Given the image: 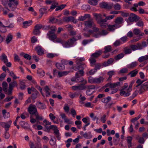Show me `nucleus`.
Here are the masks:
<instances>
[{"label": "nucleus", "instance_id": "0e129e2a", "mask_svg": "<svg viewBox=\"0 0 148 148\" xmlns=\"http://www.w3.org/2000/svg\"><path fill=\"white\" fill-rule=\"evenodd\" d=\"M40 33V30H37L34 28L33 31V33L35 35H39Z\"/></svg>", "mask_w": 148, "mask_h": 148}, {"label": "nucleus", "instance_id": "393cba45", "mask_svg": "<svg viewBox=\"0 0 148 148\" xmlns=\"http://www.w3.org/2000/svg\"><path fill=\"white\" fill-rule=\"evenodd\" d=\"M111 98L110 97L108 96L107 97L102 98L101 101L102 102L107 104L111 100Z\"/></svg>", "mask_w": 148, "mask_h": 148}, {"label": "nucleus", "instance_id": "052dcab7", "mask_svg": "<svg viewBox=\"0 0 148 148\" xmlns=\"http://www.w3.org/2000/svg\"><path fill=\"white\" fill-rule=\"evenodd\" d=\"M39 93L38 92V93L36 92H34L32 93L31 96L32 98L33 99H36L38 96V95H39Z\"/></svg>", "mask_w": 148, "mask_h": 148}, {"label": "nucleus", "instance_id": "de8ad7c7", "mask_svg": "<svg viewBox=\"0 0 148 148\" xmlns=\"http://www.w3.org/2000/svg\"><path fill=\"white\" fill-rule=\"evenodd\" d=\"M88 2L91 5H95L97 4L98 1L97 0H89Z\"/></svg>", "mask_w": 148, "mask_h": 148}, {"label": "nucleus", "instance_id": "09e8293b", "mask_svg": "<svg viewBox=\"0 0 148 148\" xmlns=\"http://www.w3.org/2000/svg\"><path fill=\"white\" fill-rule=\"evenodd\" d=\"M140 31L138 29L135 28L133 30V33L136 35H138L140 33Z\"/></svg>", "mask_w": 148, "mask_h": 148}, {"label": "nucleus", "instance_id": "4be33fe9", "mask_svg": "<svg viewBox=\"0 0 148 148\" xmlns=\"http://www.w3.org/2000/svg\"><path fill=\"white\" fill-rule=\"evenodd\" d=\"M36 105L38 108L40 109H44L46 108V106L44 104L40 102H37L36 103Z\"/></svg>", "mask_w": 148, "mask_h": 148}, {"label": "nucleus", "instance_id": "a211bd4d", "mask_svg": "<svg viewBox=\"0 0 148 148\" xmlns=\"http://www.w3.org/2000/svg\"><path fill=\"white\" fill-rule=\"evenodd\" d=\"M79 95V92H75L73 93L70 92L69 93V97L72 99L77 97Z\"/></svg>", "mask_w": 148, "mask_h": 148}, {"label": "nucleus", "instance_id": "a19ab883", "mask_svg": "<svg viewBox=\"0 0 148 148\" xmlns=\"http://www.w3.org/2000/svg\"><path fill=\"white\" fill-rule=\"evenodd\" d=\"M84 137L85 138H87L88 139L92 137V135L91 134V132H89L88 133H85L84 134Z\"/></svg>", "mask_w": 148, "mask_h": 148}, {"label": "nucleus", "instance_id": "6ab92c4d", "mask_svg": "<svg viewBox=\"0 0 148 148\" xmlns=\"http://www.w3.org/2000/svg\"><path fill=\"white\" fill-rule=\"evenodd\" d=\"M138 60L140 62L147 61V63L148 62V55L140 57L138 58Z\"/></svg>", "mask_w": 148, "mask_h": 148}, {"label": "nucleus", "instance_id": "f03ea898", "mask_svg": "<svg viewBox=\"0 0 148 148\" xmlns=\"http://www.w3.org/2000/svg\"><path fill=\"white\" fill-rule=\"evenodd\" d=\"M77 40L73 37L69 39L66 41L64 40L62 45L65 48H70L74 45L75 42Z\"/></svg>", "mask_w": 148, "mask_h": 148}, {"label": "nucleus", "instance_id": "c85d7f7f", "mask_svg": "<svg viewBox=\"0 0 148 148\" xmlns=\"http://www.w3.org/2000/svg\"><path fill=\"white\" fill-rule=\"evenodd\" d=\"M138 73V71L137 69L131 71L128 74V75H130L131 77H133L136 76Z\"/></svg>", "mask_w": 148, "mask_h": 148}, {"label": "nucleus", "instance_id": "603ef678", "mask_svg": "<svg viewBox=\"0 0 148 148\" xmlns=\"http://www.w3.org/2000/svg\"><path fill=\"white\" fill-rule=\"evenodd\" d=\"M94 16L96 17V20L97 21L98 23L99 22V21L102 18L101 15V14H94Z\"/></svg>", "mask_w": 148, "mask_h": 148}, {"label": "nucleus", "instance_id": "2eb2a0df", "mask_svg": "<svg viewBox=\"0 0 148 148\" xmlns=\"http://www.w3.org/2000/svg\"><path fill=\"white\" fill-rule=\"evenodd\" d=\"M38 54L40 56L44 54V52L42 48L40 46H37L35 48Z\"/></svg>", "mask_w": 148, "mask_h": 148}, {"label": "nucleus", "instance_id": "1a4fd4ad", "mask_svg": "<svg viewBox=\"0 0 148 148\" xmlns=\"http://www.w3.org/2000/svg\"><path fill=\"white\" fill-rule=\"evenodd\" d=\"M17 84L16 82L15 81L11 82L9 84V87L8 90V94L10 95L12 94V91L13 89V88L15 86H17Z\"/></svg>", "mask_w": 148, "mask_h": 148}, {"label": "nucleus", "instance_id": "72a5a7b5", "mask_svg": "<svg viewBox=\"0 0 148 148\" xmlns=\"http://www.w3.org/2000/svg\"><path fill=\"white\" fill-rule=\"evenodd\" d=\"M137 65V62H134L128 65L127 67L129 68L133 69L136 67Z\"/></svg>", "mask_w": 148, "mask_h": 148}, {"label": "nucleus", "instance_id": "6e6d98bb", "mask_svg": "<svg viewBox=\"0 0 148 148\" xmlns=\"http://www.w3.org/2000/svg\"><path fill=\"white\" fill-rule=\"evenodd\" d=\"M124 52L125 54H130L131 53L132 50L131 49L126 47L124 48Z\"/></svg>", "mask_w": 148, "mask_h": 148}, {"label": "nucleus", "instance_id": "b1692460", "mask_svg": "<svg viewBox=\"0 0 148 148\" xmlns=\"http://www.w3.org/2000/svg\"><path fill=\"white\" fill-rule=\"evenodd\" d=\"M47 35L48 36V38L50 40H53L57 38L56 36L54 34H50L49 33L47 34Z\"/></svg>", "mask_w": 148, "mask_h": 148}, {"label": "nucleus", "instance_id": "f3484780", "mask_svg": "<svg viewBox=\"0 0 148 148\" xmlns=\"http://www.w3.org/2000/svg\"><path fill=\"white\" fill-rule=\"evenodd\" d=\"M102 53V50H98L95 53L92 54L91 55V56L95 58H97L101 55Z\"/></svg>", "mask_w": 148, "mask_h": 148}, {"label": "nucleus", "instance_id": "423d86ee", "mask_svg": "<svg viewBox=\"0 0 148 148\" xmlns=\"http://www.w3.org/2000/svg\"><path fill=\"white\" fill-rule=\"evenodd\" d=\"M140 18L135 14H130L128 20L131 22H137L139 20Z\"/></svg>", "mask_w": 148, "mask_h": 148}, {"label": "nucleus", "instance_id": "ddd939ff", "mask_svg": "<svg viewBox=\"0 0 148 148\" xmlns=\"http://www.w3.org/2000/svg\"><path fill=\"white\" fill-rule=\"evenodd\" d=\"M84 24L86 27L88 28L91 27L92 26H95V25L92 20L86 21L84 22Z\"/></svg>", "mask_w": 148, "mask_h": 148}, {"label": "nucleus", "instance_id": "a878e982", "mask_svg": "<svg viewBox=\"0 0 148 148\" xmlns=\"http://www.w3.org/2000/svg\"><path fill=\"white\" fill-rule=\"evenodd\" d=\"M132 138L131 136H128L127 138V140L129 148H131L132 147Z\"/></svg>", "mask_w": 148, "mask_h": 148}, {"label": "nucleus", "instance_id": "412c9836", "mask_svg": "<svg viewBox=\"0 0 148 148\" xmlns=\"http://www.w3.org/2000/svg\"><path fill=\"white\" fill-rule=\"evenodd\" d=\"M0 60L3 61L5 64H6L8 62V60L7 56L4 53L2 54L0 56Z\"/></svg>", "mask_w": 148, "mask_h": 148}, {"label": "nucleus", "instance_id": "f257e3e1", "mask_svg": "<svg viewBox=\"0 0 148 148\" xmlns=\"http://www.w3.org/2000/svg\"><path fill=\"white\" fill-rule=\"evenodd\" d=\"M77 65V66L75 69L76 71L77 70H79V72H77L75 74V77L76 79L84 75V72L83 70L86 67V65L84 63H82L80 64H78Z\"/></svg>", "mask_w": 148, "mask_h": 148}, {"label": "nucleus", "instance_id": "13d9d810", "mask_svg": "<svg viewBox=\"0 0 148 148\" xmlns=\"http://www.w3.org/2000/svg\"><path fill=\"white\" fill-rule=\"evenodd\" d=\"M142 86L145 90H148V82H145Z\"/></svg>", "mask_w": 148, "mask_h": 148}, {"label": "nucleus", "instance_id": "4d7b16f0", "mask_svg": "<svg viewBox=\"0 0 148 148\" xmlns=\"http://www.w3.org/2000/svg\"><path fill=\"white\" fill-rule=\"evenodd\" d=\"M100 36H105L108 33L107 31L105 29H103L101 31H99Z\"/></svg>", "mask_w": 148, "mask_h": 148}, {"label": "nucleus", "instance_id": "680f3d73", "mask_svg": "<svg viewBox=\"0 0 148 148\" xmlns=\"http://www.w3.org/2000/svg\"><path fill=\"white\" fill-rule=\"evenodd\" d=\"M89 60L91 65H92V64L95 63L96 61L95 58L92 57L91 56L89 59Z\"/></svg>", "mask_w": 148, "mask_h": 148}, {"label": "nucleus", "instance_id": "9b49d317", "mask_svg": "<svg viewBox=\"0 0 148 148\" xmlns=\"http://www.w3.org/2000/svg\"><path fill=\"white\" fill-rule=\"evenodd\" d=\"M14 0H9L8 5L9 8L8 9L10 11H13L16 9V7L14 4Z\"/></svg>", "mask_w": 148, "mask_h": 148}, {"label": "nucleus", "instance_id": "c9c22d12", "mask_svg": "<svg viewBox=\"0 0 148 148\" xmlns=\"http://www.w3.org/2000/svg\"><path fill=\"white\" fill-rule=\"evenodd\" d=\"M50 28L51 30L49 31L48 33L50 34H54L57 29L56 27L54 26H52L51 27H50Z\"/></svg>", "mask_w": 148, "mask_h": 148}, {"label": "nucleus", "instance_id": "e433bc0d", "mask_svg": "<svg viewBox=\"0 0 148 148\" xmlns=\"http://www.w3.org/2000/svg\"><path fill=\"white\" fill-rule=\"evenodd\" d=\"M56 139L54 137L51 138L49 141V143L51 145H54L56 143Z\"/></svg>", "mask_w": 148, "mask_h": 148}, {"label": "nucleus", "instance_id": "ea45409f", "mask_svg": "<svg viewBox=\"0 0 148 148\" xmlns=\"http://www.w3.org/2000/svg\"><path fill=\"white\" fill-rule=\"evenodd\" d=\"M124 56V55L123 53H120L114 57V59L116 60H118L123 58Z\"/></svg>", "mask_w": 148, "mask_h": 148}, {"label": "nucleus", "instance_id": "cd10ccee", "mask_svg": "<svg viewBox=\"0 0 148 148\" xmlns=\"http://www.w3.org/2000/svg\"><path fill=\"white\" fill-rule=\"evenodd\" d=\"M49 117L50 118V119L51 120V121H53L54 123H56V124H58L59 123V122H58V119H57L56 121L54 120L56 118V117L54 116L53 114L51 113H50L49 114Z\"/></svg>", "mask_w": 148, "mask_h": 148}, {"label": "nucleus", "instance_id": "bb28decb", "mask_svg": "<svg viewBox=\"0 0 148 148\" xmlns=\"http://www.w3.org/2000/svg\"><path fill=\"white\" fill-rule=\"evenodd\" d=\"M104 79L102 77L100 76L98 78H95V83L99 84L101 82L103 81Z\"/></svg>", "mask_w": 148, "mask_h": 148}, {"label": "nucleus", "instance_id": "9d476101", "mask_svg": "<svg viewBox=\"0 0 148 148\" xmlns=\"http://www.w3.org/2000/svg\"><path fill=\"white\" fill-rule=\"evenodd\" d=\"M71 88L74 90H81L86 89L87 88V86H84L82 84H80L77 86H73L71 87Z\"/></svg>", "mask_w": 148, "mask_h": 148}, {"label": "nucleus", "instance_id": "f704fd0d", "mask_svg": "<svg viewBox=\"0 0 148 148\" xmlns=\"http://www.w3.org/2000/svg\"><path fill=\"white\" fill-rule=\"evenodd\" d=\"M13 38L12 36L10 34H8L6 38V41L7 44H9Z\"/></svg>", "mask_w": 148, "mask_h": 148}, {"label": "nucleus", "instance_id": "f8f14e48", "mask_svg": "<svg viewBox=\"0 0 148 148\" xmlns=\"http://www.w3.org/2000/svg\"><path fill=\"white\" fill-rule=\"evenodd\" d=\"M63 19L64 21L66 22L71 21L74 23H76L77 22L76 20L74 18V17L72 16L64 17L63 18Z\"/></svg>", "mask_w": 148, "mask_h": 148}, {"label": "nucleus", "instance_id": "58836bf2", "mask_svg": "<svg viewBox=\"0 0 148 148\" xmlns=\"http://www.w3.org/2000/svg\"><path fill=\"white\" fill-rule=\"evenodd\" d=\"M44 90L46 94V96L49 97L50 95L49 92L50 89L48 86H46L44 88Z\"/></svg>", "mask_w": 148, "mask_h": 148}, {"label": "nucleus", "instance_id": "e2e57ef3", "mask_svg": "<svg viewBox=\"0 0 148 148\" xmlns=\"http://www.w3.org/2000/svg\"><path fill=\"white\" fill-rule=\"evenodd\" d=\"M100 5L101 8H106L107 6H108V4L105 2H103L100 4Z\"/></svg>", "mask_w": 148, "mask_h": 148}, {"label": "nucleus", "instance_id": "79ce46f5", "mask_svg": "<svg viewBox=\"0 0 148 148\" xmlns=\"http://www.w3.org/2000/svg\"><path fill=\"white\" fill-rule=\"evenodd\" d=\"M136 139H138V142L141 144H143L144 142V140L143 137H139V136L138 135H137Z\"/></svg>", "mask_w": 148, "mask_h": 148}, {"label": "nucleus", "instance_id": "338daca9", "mask_svg": "<svg viewBox=\"0 0 148 148\" xmlns=\"http://www.w3.org/2000/svg\"><path fill=\"white\" fill-rule=\"evenodd\" d=\"M120 84V82H117L116 83H114L113 84L111 83V85H110V88H115L116 86H117L118 85H119Z\"/></svg>", "mask_w": 148, "mask_h": 148}, {"label": "nucleus", "instance_id": "69168bd1", "mask_svg": "<svg viewBox=\"0 0 148 148\" xmlns=\"http://www.w3.org/2000/svg\"><path fill=\"white\" fill-rule=\"evenodd\" d=\"M9 73L10 76L12 77L13 79H16L17 78H19V77H17L12 71L10 72L9 71Z\"/></svg>", "mask_w": 148, "mask_h": 148}, {"label": "nucleus", "instance_id": "aec40b11", "mask_svg": "<svg viewBox=\"0 0 148 148\" xmlns=\"http://www.w3.org/2000/svg\"><path fill=\"white\" fill-rule=\"evenodd\" d=\"M32 21L24 22L23 23V25L22 26V27L24 28H27L28 27L30 26L32 24Z\"/></svg>", "mask_w": 148, "mask_h": 148}, {"label": "nucleus", "instance_id": "4468645a", "mask_svg": "<svg viewBox=\"0 0 148 148\" xmlns=\"http://www.w3.org/2000/svg\"><path fill=\"white\" fill-rule=\"evenodd\" d=\"M137 45H138V49L139 50H141L144 48L146 47L147 46V43L145 41H143L141 43H137Z\"/></svg>", "mask_w": 148, "mask_h": 148}, {"label": "nucleus", "instance_id": "5701e85b", "mask_svg": "<svg viewBox=\"0 0 148 148\" xmlns=\"http://www.w3.org/2000/svg\"><path fill=\"white\" fill-rule=\"evenodd\" d=\"M90 15L88 14H85L84 16H81L79 18L78 20L79 21H83L86 20L87 18H90Z\"/></svg>", "mask_w": 148, "mask_h": 148}, {"label": "nucleus", "instance_id": "0eeeda50", "mask_svg": "<svg viewBox=\"0 0 148 148\" xmlns=\"http://www.w3.org/2000/svg\"><path fill=\"white\" fill-rule=\"evenodd\" d=\"M12 121L10 120L6 122H1V126L5 128V131H8L9 128L10 127L11 125Z\"/></svg>", "mask_w": 148, "mask_h": 148}, {"label": "nucleus", "instance_id": "5fc2aeb1", "mask_svg": "<svg viewBox=\"0 0 148 148\" xmlns=\"http://www.w3.org/2000/svg\"><path fill=\"white\" fill-rule=\"evenodd\" d=\"M58 55L56 54H53L52 53H49L47 54V56L49 58H52L54 57L57 56Z\"/></svg>", "mask_w": 148, "mask_h": 148}, {"label": "nucleus", "instance_id": "49530a36", "mask_svg": "<svg viewBox=\"0 0 148 148\" xmlns=\"http://www.w3.org/2000/svg\"><path fill=\"white\" fill-rule=\"evenodd\" d=\"M114 9L116 10H119L121 8V5L119 3H117L113 5Z\"/></svg>", "mask_w": 148, "mask_h": 148}, {"label": "nucleus", "instance_id": "864d4df0", "mask_svg": "<svg viewBox=\"0 0 148 148\" xmlns=\"http://www.w3.org/2000/svg\"><path fill=\"white\" fill-rule=\"evenodd\" d=\"M93 41V40L92 39H90V40H84L82 42L83 45H85L87 44L89 42Z\"/></svg>", "mask_w": 148, "mask_h": 148}, {"label": "nucleus", "instance_id": "2f4dec72", "mask_svg": "<svg viewBox=\"0 0 148 148\" xmlns=\"http://www.w3.org/2000/svg\"><path fill=\"white\" fill-rule=\"evenodd\" d=\"M108 29L109 31H113L116 28V26L114 24L113 25H108Z\"/></svg>", "mask_w": 148, "mask_h": 148}, {"label": "nucleus", "instance_id": "c03bdc74", "mask_svg": "<svg viewBox=\"0 0 148 148\" xmlns=\"http://www.w3.org/2000/svg\"><path fill=\"white\" fill-rule=\"evenodd\" d=\"M8 84L6 82H3L2 84V86L3 88V90L5 92H7L8 90L7 88Z\"/></svg>", "mask_w": 148, "mask_h": 148}, {"label": "nucleus", "instance_id": "c756f323", "mask_svg": "<svg viewBox=\"0 0 148 148\" xmlns=\"http://www.w3.org/2000/svg\"><path fill=\"white\" fill-rule=\"evenodd\" d=\"M57 68L59 70H62L65 69L64 65L62 64L57 63L56 64Z\"/></svg>", "mask_w": 148, "mask_h": 148}, {"label": "nucleus", "instance_id": "dca6fc26", "mask_svg": "<svg viewBox=\"0 0 148 148\" xmlns=\"http://www.w3.org/2000/svg\"><path fill=\"white\" fill-rule=\"evenodd\" d=\"M19 124L25 129L27 130L29 128V125L27 122L23 121H21Z\"/></svg>", "mask_w": 148, "mask_h": 148}, {"label": "nucleus", "instance_id": "6e6552de", "mask_svg": "<svg viewBox=\"0 0 148 148\" xmlns=\"http://www.w3.org/2000/svg\"><path fill=\"white\" fill-rule=\"evenodd\" d=\"M28 112L32 114H35L38 113L36 106L34 105H30L28 108Z\"/></svg>", "mask_w": 148, "mask_h": 148}, {"label": "nucleus", "instance_id": "20e7f679", "mask_svg": "<svg viewBox=\"0 0 148 148\" xmlns=\"http://www.w3.org/2000/svg\"><path fill=\"white\" fill-rule=\"evenodd\" d=\"M128 86L127 83H125L122 89L120 90V94L121 96H124V97H127L130 95V93L127 91L126 88Z\"/></svg>", "mask_w": 148, "mask_h": 148}, {"label": "nucleus", "instance_id": "bf43d9fd", "mask_svg": "<svg viewBox=\"0 0 148 148\" xmlns=\"http://www.w3.org/2000/svg\"><path fill=\"white\" fill-rule=\"evenodd\" d=\"M136 23V25L139 27H143L144 26V23L142 20H138Z\"/></svg>", "mask_w": 148, "mask_h": 148}, {"label": "nucleus", "instance_id": "37998d69", "mask_svg": "<svg viewBox=\"0 0 148 148\" xmlns=\"http://www.w3.org/2000/svg\"><path fill=\"white\" fill-rule=\"evenodd\" d=\"M76 62L77 64H80L82 62L85 60V59L84 58H77L76 59Z\"/></svg>", "mask_w": 148, "mask_h": 148}, {"label": "nucleus", "instance_id": "a18cd8bd", "mask_svg": "<svg viewBox=\"0 0 148 148\" xmlns=\"http://www.w3.org/2000/svg\"><path fill=\"white\" fill-rule=\"evenodd\" d=\"M37 73L41 77L44 76L45 74V73L44 71L42 70H39L38 71Z\"/></svg>", "mask_w": 148, "mask_h": 148}, {"label": "nucleus", "instance_id": "7ed1b4c3", "mask_svg": "<svg viewBox=\"0 0 148 148\" xmlns=\"http://www.w3.org/2000/svg\"><path fill=\"white\" fill-rule=\"evenodd\" d=\"M46 128L47 130L52 129L54 130V133L56 136V137L58 140H60L61 139V136L59 132V130L58 129L57 127L55 125H51L49 127L46 126L45 125Z\"/></svg>", "mask_w": 148, "mask_h": 148}, {"label": "nucleus", "instance_id": "4c0bfd02", "mask_svg": "<svg viewBox=\"0 0 148 148\" xmlns=\"http://www.w3.org/2000/svg\"><path fill=\"white\" fill-rule=\"evenodd\" d=\"M104 51L103 52L104 53H106L111 51L112 47L110 45L104 47Z\"/></svg>", "mask_w": 148, "mask_h": 148}, {"label": "nucleus", "instance_id": "473e14b6", "mask_svg": "<svg viewBox=\"0 0 148 148\" xmlns=\"http://www.w3.org/2000/svg\"><path fill=\"white\" fill-rule=\"evenodd\" d=\"M69 73V72L68 71H59L58 72V75L59 77H61L66 75Z\"/></svg>", "mask_w": 148, "mask_h": 148}, {"label": "nucleus", "instance_id": "774afa93", "mask_svg": "<svg viewBox=\"0 0 148 148\" xmlns=\"http://www.w3.org/2000/svg\"><path fill=\"white\" fill-rule=\"evenodd\" d=\"M89 119L88 117H86L82 119V121L85 123L87 124L89 121Z\"/></svg>", "mask_w": 148, "mask_h": 148}, {"label": "nucleus", "instance_id": "3c124183", "mask_svg": "<svg viewBox=\"0 0 148 148\" xmlns=\"http://www.w3.org/2000/svg\"><path fill=\"white\" fill-rule=\"evenodd\" d=\"M95 78L92 77L91 76H90L88 78V82L90 84L95 83Z\"/></svg>", "mask_w": 148, "mask_h": 148}, {"label": "nucleus", "instance_id": "39448f33", "mask_svg": "<svg viewBox=\"0 0 148 148\" xmlns=\"http://www.w3.org/2000/svg\"><path fill=\"white\" fill-rule=\"evenodd\" d=\"M115 24L116 26V28L121 27L124 23V19L121 17H118L115 20Z\"/></svg>", "mask_w": 148, "mask_h": 148}, {"label": "nucleus", "instance_id": "7c9ffc66", "mask_svg": "<svg viewBox=\"0 0 148 148\" xmlns=\"http://www.w3.org/2000/svg\"><path fill=\"white\" fill-rule=\"evenodd\" d=\"M114 61L113 58H110L108 59L107 62H105L103 65L105 66H107L109 64H112Z\"/></svg>", "mask_w": 148, "mask_h": 148}, {"label": "nucleus", "instance_id": "8fccbe9b", "mask_svg": "<svg viewBox=\"0 0 148 148\" xmlns=\"http://www.w3.org/2000/svg\"><path fill=\"white\" fill-rule=\"evenodd\" d=\"M66 6V4H62L58 6H57V8H56L55 10L57 11L60 10H62L64 9Z\"/></svg>", "mask_w": 148, "mask_h": 148}]
</instances>
